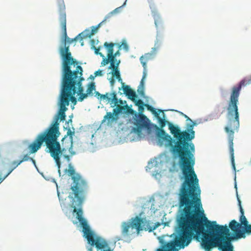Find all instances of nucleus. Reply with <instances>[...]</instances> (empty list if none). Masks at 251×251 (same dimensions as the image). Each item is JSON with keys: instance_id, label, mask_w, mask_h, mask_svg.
Wrapping results in <instances>:
<instances>
[{"instance_id": "1", "label": "nucleus", "mask_w": 251, "mask_h": 251, "mask_svg": "<svg viewBox=\"0 0 251 251\" xmlns=\"http://www.w3.org/2000/svg\"><path fill=\"white\" fill-rule=\"evenodd\" d=\"M182 213L178 221V229L173 240H161V247L156 251H178L184 249L197 236H202L201 246L207 251L218 247L222 251H233L229 230L226 226L217 225L203 216L201 195L179 201Z\"/></svg>"}, {"instance_id": "2", "label": "nucleus", "mask_w": 251, "mask_h": 251, "mask_svg": "<svg viewBox=\"0 0 251 251\" xmlns=\"http://www.w3.org/2000/svg\"><path fill=\"white\" fill-rule=\"evenodd\" d=\"M168 125L176 141L162 128L157 127L156 134L160 145L162 146L164 142H166V145L171 147L170 150L174 155L179 158L178 164L184 178L179 191V201L201 195L199 179L194 169L195 145L189 142L195 138L194 124L189 125L187 130L183 131L170 123Z\"/></svg>"}, {"instance_id": "3", "label": "nucleus", "mask_w": 251, "mask_h": 251, "mask_svg": "<svg viewBox=\"0 0 251 251\" xmlns=\"http://www.w3.org/2000/svg\"><path fill=\"white\" fill-rule=\"evenodd\" d=\"M65 171L73 180L69 195V198L71 200L70 206L73 208V212L76 213V218L82 227L83 236L89 244L91 246H95L98 250L107 247L108 244L105 240L100 236H96L91 230L86 220L83 217L82 204L88 188L87 181L80 174L75 173L71 164H69L68 169H66Z\"/></svg>"}, {"instance_id": "4", "label": "nucleus", "mask_w": 251, "mask_h": 251, "mask_svg": "<svg viewBox=\"0 0 251 251\" xmlns=\"http://www.w3.org/2000/svg\"><path fill=\"white\" fill-rule=\"evenodd\" d=\"M251 84V75L242 79L231 89V95L227 107V123L225 130L228 136L229 150L233 169L235 171L234 162L233 139L235 131H238L239 123V113L238 103L240 92L242 87Z\"/></svg>"}, {"instance_id": "5", "label": "nucleus", "mask_w": 251, "mask_h": 251, "mask_svg": "<svg viewBox=\"0 0 251 251\" xmlns=\"http://www.w3.org/2000/svg\"><path fill=\"white\" fill-rule=\"evenodd\" d=\"M61 106L59 110L54 118L51 124L44 131L38 134L34 140L28 146L27 149L30 154L36 153L42 147L43 144H47L50 151L57 152L60 150L59 142L57 141L60 135L59 131V121H64L66 118L65 111L62 113Z\"/></svg>"}, {"instance_id": "6", "label": "nucleus", "mask_w": 251, "mask_h": 251, "mask_svg": "<svg viewBox=\"0 0 251 251\" xmlns=\"http://www.w3.org/2000/svg\"><path fill=\"white\" fill-rule=\"evenodd\" d=\"M65 36L64 41V47L61 48L60 49V55L62 57V63L66 69H69V73L71 75V79H74L75 77H76L75 79L76 83L79 82L78 86H76L78 89L77 94L79 95L78 100L82 101L84 99L87 98L89 95L92 96L93 92L95 90L96 86L94 82H90L88 84L86 90V93H83L84 89L82 85V81L84 80V78L82 76L83 70L82 68L77 65V61L72 56L71 52L69 51V46L66 47L67 41V32H64ZM68 38L67 41L69 40ZM73 81V80H72ZM77 85V84H76Z\"/></svg>"}, {"instance_id": "7", "label": "nucleus", "mask_w": 251, "mask_h": 251, "mask_svg": "<svg viewBox=\"0 0 251 251\" xmlns=\"http://www.w3.org/2000/svg\"><path fill=\"white\" fill-rule=\"evenodd\" d=\"M152 224L146 218L138 216L132 218L129 222H123L121 225V236H117L116 240L117 241L124 240L130 242L132 235H138L143 230L151 232L160 226L159 222L155 223L153 226H151Z\"/></svg>"}, {"instance_id": "8", "label": "nucleus", "mask_w": 251, "mask_h": 251, "mask_svg": "<svg viewBox=\"0 0 251 251\" xmlns=\"http://www.w3.org/2000/svg\"><path fill=\"white\" fill-rule=\"evenodd\" d=\"M62 90L60 96V106L62 113L64 114L63 112L67 110L66 106L69 105L70 101L75 104L76 103V99L75 97V95L78 92L76 86L75 79L76 77H74V79H71V75L69 73V69H66L62 64Z\"/></svg>"}, {"instance_id": "9", "label": "nucleus", "mask_w": 251, "mask_h": 251, "mask_svg": "<svg viewBox=\"0 0 251 251\" xmlns=\"http://www.w3.org/2000/svg\"><path fill=\"white\" fill-rule=\"evenodd\" d=\"M73 141L70 139H68L67 140H66V138L63 137L61 140V145L62 148H61L60 143H59L60 150L59 151H58L57 153H54V152L51 151L50 149V147H48V145L47 144H45V145L47 147V149H48L47 152L50 153V156L54 160L58 168V172L59 173L60 171V168L61 167L60 157L62 155L63 152L65 151L68 150L71 155L75 154V152L73 151Z\"/></svg>"}, {"instance_id": "10", "label": "nucleus", "mask_w": 251, "mask_h": 251, "mask_svg": "<svg viewBox=\"0 0 251 251\" xmlns=\"http://www.w3.org/2000/svg\"><path fill=\"white\" fill-rule=\"evenodd\" d=\"M238 201L241 213L239 219L240 223L237 222L236 220H233L229 224V227L230 228L234 234L233 236L230 237V238H231V240L235 239L237 237V234L239 232H242L243 229L246 228V227L250 225L244 215V212L241 205V202L239 198H238ZM228 237H230L229 235Z\"/></svg>"}, {"instance_id": "11", "label": "nucleus", "mask_w": 251, "mask_h": 251, "mask_svg": "<svg viewBox=\"0 0 251 251\" xmlns=\"http://www.w3.org/2000/svg\"><path fill=\"white\" fill-rule=\"evenodd\" d=\"M133 114V124L134 127H133L132 131L140 135L143 129L150 128V121L143 113H137L135 111Z\"/></svg>"}, {"instance_id": "12", "label": "nucleus", "mask_w": 251, "mask_h": 251, "mask_svg": "<svg viewBox=\"0 0 251 251\" xmlns=\"http://www.w3.org/2000/svg\"><path fill=\"white\" fill-rule=\"evenodd\" d=\"M113 109V113L107 112L104 116L102 122L107 120L108 123H112L117 121L118 119V115L121 113L133 114L135 111L128 106V105L122 106L118 105Z\"/></svg>"}, {"instance_id": "13", "label": "nucleus", "mask_w": 251, "mask_h": 251, "mask_svg": "<svg viewBox=\"0 0 251 251\" xmlns=\"http://www.w3.org/2000/svg\"><path fill=\"white\" fill-rule=\"evenodd\" d=\"M59 20L60 23L61 30L62 31H66V14L65 6L63 3L59 5Z\"/></svg>"}, {"instance_id": "14", "label": "nucleus", "mask_w": 251, "mask_h": 251, "mask_svg": "<svg viewBox=\"0 0 251 251\" xmlns=\"http://www.w3.org/2000/svg\"><path fill=\"white\" fill-rule=\"evenodd\" d=\"M121 7V6L115 9L105 17L104 20H103L98 25L95 26H92L90 28H86L84 30V31H97L100 27L106 24V19L110 17L111 15L119 12Z\"/></svg>"}, {"instance_id": "15", "label": "nucleus", "mask_w": 251, "mask_h": 251, "mask_svg": "<svg viewBox=\"0 0 251 251\" xmlns=\"http://www.w3.org/2000/svg\"><path fill=\"white\" fill-rule=\"evenodd\" d=\"M155 53L156 49L154 48L152 49L151 52L145 53L144 55L140 57V60L144 68V70H146L147 62L153 58L154 55Z\"/></svg>"}, {"instance_id": "16", "label": "nucleus", "mask_w": 251, "mask_h": 251, "mask_svg": "<svg viewBox=\"0 0 251 251\" xmlns=\"http://www.w3.org/2000/svg\"><path fill=\"white\" fill-rule=\"evenodd\" d=\"M116 44H114L113 43H108L107 42H105L104 44V46L106 48L107 52L109 53V49L112 50V59L116 63L118 60H117L116 58V56H119L120 55V52L119 50H117L116 52L114 53V50L113 48L115 45H116ZM119 50H120L119 49Z\"/></svg>"}, {"instance_id": "17", "label": "nucleus", "mask_w": 251, "mask_h": 251, "mask_svg": "<svg viewBox=\"0 0 251 251\" xmlns=\"http://www.w3.org/2000/svg\"><path fill=\"white\" fill-rule=\"evenodd\" d=\"M120 62V60H118V61L115 64H114L113 63H112L109 67V69L112 70V74L113 76H115L119 81H122V78L120 76V72L118 70V67L119 66Z\"/></svg>"}, {"instance_id": "18", "label": "nucleus", "mask_w": 251, "mask_h": 251, "mask_svg": "<svg viewBox=\"0 0 251 251\" xmlns=\"http://www.w3.org/2000/svg\"><path fill=\"white\" fill-rule=\"evenodd\" d=\"M123 91L128 99L133 101H135V98H137L136 93L129 86L126 85L123 87Z\"/></svg>"}, {"instance_id": "19", "label": "nucleus", "mask_w": 251, "mask_h": 251, "mask_svg": "<svg viewBox=\"0 0 251 251\" xmlns=\"http://www.w3.org/2000/svg\"><path fill=\"white\" fill-rule=\"evenodd\" d=\"M246 234L248 235L251 234V225H248L246 228L243 229L242 231L237 234V237L235 239L245 238Z\"/></svg>"}, {"instance_id": "20", "label": "nucleus", "mask_w": 251, "mask_h": 251, "mask_svg": "<svg viewBox=\"0 0 251 251\" xmlns=\"http://www.w3.org/2000/svg\"><path fill=\"white\" fill-rule=\"evenodd\" d=\"M158 112L159 113H162V118L160 117L159 116V114H158V115H156L155 117H156V118L158 120L159 125L160 127V128H162L165 126L167 122V121L165 120V114L164 113L163 111L162 110H158Z\"/></svg>"}, {"instance_id": "21", "label": "nucleus", "mask_w": 251, "mask_h": 251, "mask_svg": "<svg viewBox=\"0 0 251 251\" xmlns=\"http://www.w3.org/2000/svg\"><path fill=\"white\" fill-rule=\"evenodd\" d=\"M21 163L19 161H14L11 163V168L6 175L4 176H0V181L2 182L4 180L5 178L15 169H16L20 164Z\"/></svg>"}, {"instance_id": "22", "label": "nucleus", "mask_w": 251, "mask_h": 251, "mask_svg": "<svg viewBox=\"0 0 251 251\" xmlns=\"http://www.w3.org/2000/svg\"><path fill=\"white\" fill-rule=\"evenodd\" d=\"M107 58H105V56L103 58V60L101 62V65L102 66H105L107 64H108L109 62L110 63V64L113 63L114 64H115V62L112 59V50L109 49V53L107 52Z\"/></svg>"}, {"instance_id": "23", "label": "nucleus", "mask_w": 251, "mask_h": 251, "mask_svg": "<svg viewBox=\"0 0 251 251\" xmlns=\"http://www.w3.org/2000/svg\"><path fill=\"white\" fill-rule=\"evenodd\" d=\"M111 104L113 103V105H111V107H114L117 105H119V100L117 97V94L116 92L114 91L110 94Z\"/></svg>"}, {"instance_id": "24", "label": "nucleus", "mask_w": 251, "mask_h": 251, "mask_svg": "<svg viewBox=\"0 0 251 251\" xmlns=\"http://www.w3.org/2000/svg\"><path fill=\"white\" fill-rule=\"evenodd\" d=\"M74 134H75V131H72L71 128H69L67 129V132L66 135H65L64 137H65L67 138V137L68 136H69V139H70V140L73 141V135H74Z\"/></svg>"}, {"instance_id": "25", "label": "nucleus", "mask_w": 251, "mask_h": 251, "mask_svg": "<svg viewBox=\"0 0 251 251\" xmlns=\"http://www.w3.org/2000/svg\"><path fill=\"white\" fill-rule=\"evenodd\" d=\"M145 106H146L148 110L151 111L155 116L158 115V113H157V112L156 111L155 108H154L148 104H145Z\"/></svg>"}, {"instance_id": "26", "label": "nucleus", "mask_w": 251, "mask_h": 251, "mask_svg": "<svg viewBox=\"0 0 251 251\" xmlns=\"http://www.w3.org/2000/svg\"><path fill=\"white\" fill-rule=\"evenodd\" d=\"M146 76H147L146 70H144L143 75L142 78L141 80L140 84V86L141 87H144V79H145Z\"/></svg>"}, {"instance_id": "27", "label": "nucleus", "mask_w": 251, "mask_h": 251, "mask_svg": "<svg viewBox=\"0 0 251 251\" xmlns=\"http://www.w3.org/2000/svg\"><path fill=\"white\" fill-rule=\"evenodd\" d=\"M109 96H110V94H109L108 93H107L104 95H101L100 98L101 99L107 100L109 101L111 100V97L109 98Z\"/></svg>"}, {"instance_id": "28", "label": "nucleus", "mask_w": 251, "mask_h": 251, "mask_svg": "<svg viewBox=\"0 0 251 251\" xmlns=\"http://www.w3.org/2000/svg\"><path fill=\"white\" fill-rule=\"evenodd\" d=\"M137 92L141 97H144L145 96L144 87H141L140 88H139L137 90Z\"/></svg>"}, {"instance_id": "29", "label": "nucleus", "mask_w": 251, "mask_h": 251, "mask_svg": "<svg viewBox=\"0 0 251 251\" xmlns=\"http://www.w3.org/2000/svg\"><path fill=\"white\" fill-rule=\"evenodd\" d=\"M118 46L119 49H120L122 47H123V49L126 50H127L128 49V45L126 43H123L122 45L118 44Z\"/></svg>"}, {"instance_id": "30", "label": "nucleus", "mask_w": 251, "mask_h": 251, "mask_svg": "<svg viewBox=\"0 0 251 251\" xmlns=\"http://www.w3.org/2000/svg\"><path fill=\"white\" fill-rule=\"evenodd\" d=\"M135 103V105L139 106L141 105H145V104L144 103L143 101L141 100H136L135 99V101H134Z\"/></svg>"}, {"instance_id": "31", "label": "nucleus", "mask_w": 251, "mask_h": 251, "mask_svg": "<svg viewBox=\"0 0 251 251\" xmlns=\"http://www.w3.org/2000/svg\"><path fill=\"white\" fill-rule=\"evenodd\" d=\"M30 158H31V157H29L28 154H25V155L24 156V157L22 158V159L21 160H19V161L21 163H22L24 161H27L28 160H30Z\"/></svg>"}, {"instance_id": "32", "label": "nucleus", "mask_w": 251, "mask_h": 251, "mask_svg": "<svg viewBox=\"0 0 251 251\" xmlns=\"http://www.w3.org/2000/svg\"><path fill=\"white\" fill-rule=\"evenodd\" d=\"M95 76H102L103 75L102 71L99 70L95 72Z\"/></svg>"}, {"instance_id": "33", "label": "nucleus", "mask_w": 251, "mask_h": 251, "mask_svg": "<svg viewBox=\"0 0 251 251\" xmlns=\"http://www.w3.org/2000/svg\"><path fill=\"white\" fill-rule=\"evenodd\" d=\"M148 2L150 4L151 8H153L154 6V3L153 0H148Z\"/></svg>"}, {"instance_id": "34", "label": "nucleus", "mask_w": 251, "mask_h": 251, "mask_svg": "<svg viewBox=\"0 0 251 251\" xmlns=\"http://www.w3.org/2000/svg\"><path fill=\"white\" fill-rule=\"evenodd\" d=\"M99 48L98 49L95 48V53L97 54H99L100 55L101 57H104V55L102 53H101L100 52H99Z\"/></svg>"}, {"instance_id": "35", "label": "nucleus", "mask_w": 251, "mask_h": 251, "mask_svg": "<svg viewBox=\"0 0 251 251\" xmlns=\"http://www.w3.org/2000/svg\"><path fill=\"white\" fill-rule=\"evenodd\" d=\"M144 105H141V106H138V110L139 112L138 113H143V112L144 110Z\"/></svg>"}, {"instance_id": "36", "label": "nucleus", "mask_w": 251, "mask_h": 251, "mask_svg": "<svg viewBox=\"0 0 251 251\" xmlns=\"http://www.w3.org/2000/svg\"><path fill=\"white\" fill-rule=\"evenodd\" d=\"M63 156H64V158H65L68 162L70 161V157L69 155H66V154H64V155H63Z\"/></svg>"}, {"instance_id": "37", "label": "nucleus", "mask_w": 251, "mask_h": 251, "mask_svg": "<svg viewBox=\"0 0 251 251\" xmlns=\"http://www.w3.org/2000/svg\"><path fill=\"white\" fill-rule=\"evenodd\" d=\"M160 22L161 21H160L159 20L155 19V24L157 27L158 26V25L160 24Z\"/></svg>"}, {"instance_id": "38", "label": "nucleus", "mask_w": 251, "mask_h": 251, "mask_svg": "<svg viewBox=\"0 0 251 251\" xmlns=\"http://www.w3.org/2000/svg\"><path fill=\"white\" fill-rule=\"evenodd\" d=\"M182 114L184 116V117L186 119V120L187 121H190L191 122H192V120L185 114H184L183 113H182Z\"/></svg>"}, {"instance_id": "39", "label": "nucleus", "mask_w": 251, "mask_h": 251, "mask_svg": "<svg viewBox=\"0 0 251 251\" xmlns=\"http://www.w3.org/2000/svg\"><path fill=\"white\" fill-rule=\"evenodd\" d=\"M30 160H31L32 162V163L36 166V162L34 159H33L32 158H30Z\"/></svg>"}, {"instance_id": "40", "label": "nucleus", "mask_w": 251, "mask_h": 251, "mask_svg": "<svg viewBox=\"0 0 251 251\" xmlns=\"http://www.w3.org/2000/svg\"><path fill=\"white\" fill-rule=\"evenodd\" d=\"M110 84L111 85H113L114 83H115V80L113 79V78H112L111 80H110Z\"/></svg>"}, {"instance_id": "41", "label": "nucleus", "mask_w": 251, "mask_h": 251, "mask_svg": "<svg viewBox=\"0 0 251 251\" xmlns=\"http://www.w3.org/2000/svg\"><path fill=\"white\" fill-rule=\"evenodd\" d=\"M95 94H96V96H97L98 97H100V95H101L99 92H97V91L95 92Z\"/></svg>"}, {"instance_id": "42", "label": "nucleus", "mask_w": 251, "mask_h": 251, "mask_svg": "<svg viewBox=\"0 0 251 251\" xmlns=\"http://www.w3.org/2000/svg\"><path fill=\"white\" fill-rule=\"evenodd\" d=\"M119 103L120 104H122L123 103V100H119Z\"/></svg>"}, {"instance_id": "43", "label": "nucleus", "mask_w": 251, "mask_h": 251, "mask_svg": "<svg viewBox=\"0 0 251 251\" xmlns=\"http://www.w3.org/2000/svg\"><path fill=\"white\" fill-rule=\"evenodd\" d=\"M96 32H90V34L89 35L90 36H92L93 35H94V34Z\"/></svg>"}, {"instance_id": "44", "label": "nucleus", "mask_w": 251, "mask_h": 251, "mask_svg": "<svg viewBox=\"0 0 251 251\" xmlns=\"http://www.w3.org/2000/svg\"><path fill=\"white\" fill-rule=\"evenodd\" d=\"M112 251L110 249H108V250H107L106 251Z\"/></svg>"}, {"instance_id": "45", "label": "nucleus", "mask_w": 251, "mask_h": 251, "mask_svg": "<svg viewBox=\"0 0 251 251\" xmlns=\"http://www.w3.org/2000/svg\"><path fill=\"white\" fill-rule=\"evenodd\" d=\"M61 1H62V2H61V3H60L59 4V6L61 4H62V3H63V4H64V2H63V0H61Z\"/></svg>"}, {"instance_id": "46", "label": "nucleus", "mask_w": 251, "mask_h": 251, "mask_svg": "<svg viewBox=\"0 0 251 251\" xmlns=\"http://www.w3.org/2000/svg\"><path fill=\"white\" fill-rule=\"evenodd\" d=\"M235 187L236 188V184H235Z\"/></svg>"}]
</instances>
